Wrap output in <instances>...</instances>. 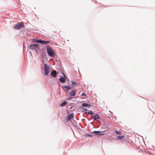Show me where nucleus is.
<instances>
[{"mask_svg": "<svg viewBox=\"0 0 155 155\" xmlns=\"http://www.w3.org/2000/svg\"><path fill=\"white\" fill-rule=\"evenodd\" d=\"M44 65L45 75L47 76L48 75L50 72V68L46 64H44Z\"/></svg>", "mask_w": 155, "mask_h": 155, "instance_id": "nucleus-3", "label": "nucleus"}, {"mask_svg": "<svg viewBox=\"0 0 155 155\" xmlns=\"http://www.w3.org/2000/svg\"><path fill=\"white\" fill-rule=\"evenodd\" d=\"M35 42L36 43L43 44L44 45H46L49 43V41H44V40H35Z\"/></svg>", "mask_w": 155, "mask_h": 155, "instance_id": "nucleus-4", "label": "nucleus"}, {"mask_svg": "<svg viewBox=\"0 0 155 155\" xmlns=\"http://www.w3.org/2000/svg\"><path fill=\"white\" fill-rule=\"evenodd\" d=\"M24 23L22 22L18 23V24L15 25L13 27V28L16 30L20 29L21 28H24Z\"/></svg>", "mask_w": 155, "mask_h": 155, "instance_id": "nucleus-2", "label": "nucleus"}, {"mask_svg": "<svg viewBox=\"0 0 155 155\" xmlns=\"http://www.w3.org/2000/svg\"><path fill=\"white\" fill-rule=\"evenodd\" d=\"M76 90H73L70 93V94L71 95V96H74L76 95Z\"/></svg>", "mask_w": 155, "mask_h": 155, "instance_id": "nucleus-9", "label": "nucleus"}, {"mask_svg": "<svg viewBox=\"0 0 155 155\" xmlns=\"http://www.w3.org/2000/svg\"><path fill=\"white\" fill-rule=\"evenodd\" d=\"M66 103L67 102L66 101H64L61 104H60V106L61 107L64 106L66 104Z\"/></svg>", "mask_w": 155, "mask_h": 155, "instance_id": "nucleus-14", "label": "nucleus"}, {"mask_svg": "<svg viewBox=\"0 0 155 155\" xmlns=\"http://www.w3.org/2000/svg\"><path fill=\"white\" fill-rule=\"evenodd\" d=\"M124 137L123 136H118L117 137V140L119 139V140H121Z\"/></svg>", "mask_w": 155, "mask_h": 155, "instance_id": "nucleus-15", "label": "nucleus"}, {"mask_svg": "<svg viewBox=\"0 0 155 155\" xmlns=\"http://www.w3.org/2000/svg\"><path fill=\"white\" fill-rule=\"evenodd\" d=\"M66 79L63 77L62 76L59 79L60 81L62 83H64L65 82Z\"/></svg>", "mask_w": 155, "mask_h": 155, "instance_id": "nucleus-11", "label": "nucleus"}, {"mask_svg": "<svg viewBox=\"0 0 155 155\" xmlns=\"http://www.w3.org/2000/svg\"><path fill=\"white\" fill-rule=\"evenodd\" d=\"M47 51L48 54L51 57H54L55 56L54 52L51 48L49 46H47L46 47Z\"/></svg>", "mask_w": 155, "mask_h": 155, "instance_id": "nucleus-1", "label": "nucleus"}, {"mask_svg": "<svg viewBox=\"0 0 155 155\" xmlns=\"http://www.w3.org/2000/svg\"><path fill=\"white\" fill-rule=\"evenodd\" d=\"M86 95V94H84V93H82L81 94L82 96H85Z\"/></svg>", "mask_w": 155, "mask_h": 155, "instance_id": "nucleus-19", "label": "nucleus"}, {"mask_svg": "<svg viewBox=\"0 0 155 155\" xmlns=\"http://www.w3.org/2000/svg\"><path fill=\"white\" fill-rule=\"evenodd\" d=\"M82 106L84 107H90L91 106V105L90 104L83 103L82 104Z\"/></svg>", "mask_w": 155, "mask_h": 155, "instance_id": "nucleus-12", "label": "nucleus"}, {"mask_svg": "<svg viewBox=\"0 0 155 155\" xmlns=\"http://www.w3.org/2000/svg\"><path fill=\"white\" fill-rule=\"evenodd\" d=\"M30 48L32 49H35L38 48V45L36 44L31 45H30Z\"/></svg>", "mask_w": 155, "mask_h": 155, "instance_id": "nucleus-5", "label": "nucleus"}, {"mask_svg": "<svg viewBox=\"0 0 155 155\" xmlns=\"http://www.w3.org/2000/svg\"><path fill=\"white\" fill-rule=\"evenodd\" d=\"M88 114L90 115H91L94 114V113L93 112L91 111H90L88 112Z\"/></svg>", "mask_w": 155, "mask_h": 155, "instance_id": "nucleus-18", "label": "nucleus"}, {"mask_svg": "<svg viewBox=\"0 0 155 155\" xmlns=\"http://www.w3.org/2000/svg\"><path fill=\"white\" fill-rule=\"evenodd\" d=\"M71 99V98H69V99H68V100H69V99Z\"/></svg>", "mask_w": 155, "mask_h": 155, "instance_id": "nucleus-21", "label": "nucleus"}, {"mask_svg": "<svg viewBox=\"0 0 155 155\" xmlns=\"http://www.w3.org/2000/svg\"><path fill=\"white\" fill-rule=\"evenodd\" d=\"M71 83H72V85H76V86H77L78 85V84L76 82H75L74 81H71Z\"/></svg>", "mask_w": 155, "mask_h": 155, "instance_id": "nucleus-17", "label": "nucleus"}, {"mask_svg": "<svg viewBox=\"0 0 155 155\" xmlns=\"http://www.w3.org/2000/svg\"><path fill=\"white\" fill-rule=\"evenodd\" d=\"M62 88L64 90L68 91L69 90L71 89V88L69 86H65L62 87Z\"/></svg>", "mask_w": 155, "mask_h": 155, "instance_id": "nucleus-6", "label": "nucleus"}, {"mask_svg": "<svg viewBox=\"0 0 155 155\" xmlns=\"http://www.w3.org/2000/svg\"><path fill=\"white\" fill-rule=\"evenodd\" d=\"M115 133L116 134H118V135L121 134V133L120 131H118V130H115Z\"/></svg>", "mask_w": 155, "mask_h": 155, "instance_id": "nucleus-16", "label": "nucleus"}, {"mask_svg": "<svg viewBox=\"0 0 155 155\" xmlns=\"http://www.w3.org/2000/svg\"><path fill=\"white\" fill-rule=\"evenodd\" d=\"M100 131H94L93 132V133H95V134H97V133H100ZM104 134H97V135H104Z\"/></svg>", "mask_w": 155, "mask_h": 155, "instance_id": "nucleus-13", "label": "nucleus"}, {"mask_svg": "<svg viewBox=\"0 0 155 155\" xmlns=\"http://www.w3.org/2000/svg\"><path fill=\"white\" fill-rule=\"evenodd\" d=\"M74 117V114L73 113L71 114L67 117L68 120H70L72 118Z\"/></svg>", "mask_w": 155, "mask_h": 155, "instance_id": "nucleus-10", "label": "nucleus"}, {"mask_svg": "<svg viewBox=\"0 0 155 155\" xmlns=\"http://www.w3.org/2000/svg\"><path fill=\"white\" fill-rule=\"evenodd\" d=\"M84 109V110H85V111L87 110V109Z\"/></svg>", "mask_w": 155, "mask_h": 155, "instance_id": "nucleus-20", "label": "nucleus"}, {"mask_svg": "<svg viewBox=\"0 0 155 155\" xmlns=\"http://www.w3.org/2000/svg\"><path fill=\"white\" fill-rule=\"evenodd\" d=\"M51 75L53 76L54 77H55L57 75V72L56 71L54 70L51 73Z\"/></svg>", "mask_w": 155, "mask_h": 155, "instance_id": "nucleus-7", "label": "nucleus"}, {"mask_svg": "<svg viewBox=\"0 0 155 155\" xmlns=\"http://www.w3.org/2000/svg\"><path fill=\"white\" fill-rule=\"evenodd\" d=\"M94 117V121L96 120L97 119H101L100 117L97 114H96L93 116Z\"/></svg>", "mask_w": 155, "mask_h": 155, "instance_id": "nucleus-8", "label": "nucleus"}]
</instances>
